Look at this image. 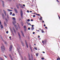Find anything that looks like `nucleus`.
<instances>
[{"label":"nucleus","mask_w":60,"mask_h":60,"mask_svg":"<svg viewBox=\"0 0 60 60\" xmlns=\"http://www.w3.org/2000/svg\"><path fill=\"white\" fill-rule=\"evenodd\" d=\"M21 16V18L22 19L23 18V11L22 9L20 10V12Z\"/></svg>","instance_id":"1"},{"label":"nucleus","mask_w":60,"mask_h":60,"mask_svg":"<svg viewBox=\"0 0 60 60\" xmlns=\"http://www.w3.org/2000/svg\"><path fill=\"white\" fill-rule=\"evenodd\" d=\"M2 50V51L3 52H4V46L3 44H2V46L1 47Z\"/></svg>","instance_id":"2"},{"label":"nucleus","mask_w":60,"mask_h":60,"mask_svg":"<svg viewBox=\"0 0 60 60\" xmlns=\"http://www.w3.org/2000/svg\"><path fill=\"white\" fill-rule=\"evenodd\" d=\"M12 23L13 25H14L15 26V27L16 28V30H18V27H17V25H15V23L13 22H12Z\"/></svg>","instance_id":"3"},{"label":"nucleus","mask_w":60,"mask_h":60,"mask_svg":"<svg viewBox=\"0 0 60 60\" xmlns=\"http://www.w3.org/2000/svg\"><path fill=\"white\" fill-rule=\"evenodd\" d=\"M46 42H47V40L45 39L44 40V41H42V42L43 43H46Z\"/></svg>","instance_id":"4"},{"label":"nucleus","mask_w":60,"mask_h":60,"mask_svg":"<svg viewBox=\"0 0 60 60\" xmlns=\"http://www.w3.org/2000/svg\"><path fill=\"white\" fill-rule=\"evenodd\" d=\"M12 48V46L11 45L9 47V51H11Z\"/></svg>","instance_id":"5"},{"label":"nucleus","mask_w":60,"mask_h":60,"mask_svg":"<svg viewBox=\"0 0 60 60\" xmlns=\"http://www.w3.org/2000/svg\"><path fill=\"white\" fill-rule=\"evenodd\" d=\"M3 11L4 13L5 14V16H6V15H7V14L6 11H5L4 10H3Z\"/></svg>","instance_id":"6"},{"label":"nucleus","mask_w":60,"mask_h":60,"mask_svg":"<svg viewBox=\"0 0 60 60\" xmlns=\"http://www.w3.org/2000/svg\"><path fill=\"white\" fill-rule=\"evenodd\" d=\"M13 29L14 33H15V34H16V30H15V28H14L13 27Z\"/></svg>","instance_id":"7"},{"label":"nucleus","mask_w":60,"mask_h":60,"mask_svg":"<svg viewBox=\"0 0 60 60\" xmlns=\"http://www.w3.org/2000/svg\"><path fill=\"white\" fill-rule=\"evenodd\" d=\"M25 42L27 47L28 48V44H27V42H26V40L25 41Z\"/></svg>","instance_id":"8"},{"label":"nucleus","mask_w":60,"mask_h":60,"mask_svg":"<svg viewBox=\"0 0 60 60\" xmlns=\"http://www.w3.org/2000/svg\"><path fill=\"white\" fill-rule=\"evenodd\" d=\"M14 10L16 13H18V11H17V9L15 8H14Z\"/></svg>","instance_id":"9"},{"label":"nucleus","mask_w":60,"mask_h":60,"mask_svg":"<svg viewBox=\"0 0 60 60\" xmlns=\"http://www.w3.org/2000/svg\"><path fill=\"white\" fill-rule=\"evenodd\" d=\"M18 35L19 36V38L20 39H21V36H20V34H19V33H18Z\"/></svg>","instance_id":"10"},{"label":"nucleus","mask_w":60,"mask_h":60,"mask_svg":"<svg viewBox=\"0 0 60 60\" xmlns=\"http://www.w3.org/2000/svg\"><path fill=\"white\" fill-rule=\"evenodd\" d=\"M7 11H12V10H10L9 9H8L7 10Z\"/></svg>","instance_id":"11"},{"label":"nucleus","mask_w":60,"mask_h":60,"mask_svg":"<svg viewBox=\"0 0 60 60\" xmlns=\"http://www.w3.org/2000/svg\"><path fill=\"white\" fill-rule=\"evenodd\" d=\"M19 5L21 7V8H23V6H22V5H21V4H19Z\"/></svg>","instance_id":"12"},{"label":"nucleus","mask_w":60,"mask_h":60,"mask_svg":"<svg viewBox=\"0 0 60 60\" xmlns=\"http://www.w3.org/2000/svg\"><path fill=\"white\" fill-rule=\"evenodd\" d=\"M2 2L3 3V7H4V1H2Z\"/></svg>","instance_id":"13"},{"label":"nucleus","mask_w":60,"mask_h":60,"mask_svg":"<svg viewBox=\"0 0 60 60\" xmlns=\"http://www.w3.org/2000/svg\"><path fill=\"white\" fill-rule=\"evenodd\" d=\"M1 28L2 29L4 27H3V25H1L0 26Z\"/></svg>","instance_id":"14"},{"label":"nucleus","mask_w":60,"mask_h":60,"mask_svg":"<svg viewBox=\"0 0 60 60\" xmlns=\"http://www.w3.org/2000/svg\"><path fill=\"white\" fill-rule=\"evenodd\" d=\"M22 34L23 37H25V35H24V33H22Z\"/></svg>","instance_id":"15"},{"label":"nucleus","mask_w":60,"mask_h":60,"mask_svg":"<svg viewBox=\"0 0 60 60\" xmlns=\"http://www.w3.org/2000/svg\"><path fill=\"white\" fill-rule=\"evenodd\" d=\"M34 27H32L31 28V30H34Z\"/></svg>","instance_id":"16"},{"label":"nucleus","mask_w":60,"mask_h":60,"mask_svg":"<svg viewBox=\"0 0 60 60\" xmlns=\"http://www.w3.org/2000/svg\"><path fill=\"white\" fill-rule=\"evenodd\" d=\"M41 33H43L44 32V30H41Z\"/></svg>","instance_id":"17"},{"label":"nucleus","mask_w":60,"mask_h":60,"mask_svg":"<svg viewBox=\"0 0 60 60\" xmlns=\"http://www.w3.org/2000/svg\"><path fill=\"white\" fill-rule=\"evenodd\" d=\"M21 43H22V46H24V43H23V42H21Z\"/></svg>","instance_id":"18"},{"label":"nucleus","mask_w":60,"mask_h":60,"mask_svg":"<svg viewBox=\"0 0 60 60\" xmlns=\"http://www.w3.org/2000/svg\"><path fill=\"white\" fill-rule=\"evenodd\" d=\"M16 6L17 8L19 9V5H18V4H17Z\"/></svg>","instance_id":"19"},{"label":"nucleus","mask_w":60,"mask_h":60,"mask_svg":"<svg viewBox=\"0 0 60 60\" xmlns=\"http://www.w3.org/2000/svg\"><path fill=\"white\" fill-rule=\"evenodd\" d=\"M4 24L5 25V26H7V24H6V23H5V22H4Z\"/></svg>","instance_id":"20"},{"label":"nucleus","mask_w":60,"mask_h":60,"mask_svg":"<svg viewBox=\"0 0 60 60\" xmlns=\"http://www.w3.org/2000/svg\"><path fill=\"white\" fill-rule=\"evenodd\" d=\"M10 30L12 32H13L12 30V29H11V28H10Z\"/></svg>","instance_id":"21"},{"label":"nucleus","mask_w":60,"mask_h":60,"mask_svg":"<svg viewBox=\"0 0 60 60\" xmlns=\"http://www.w3.org/2000/svg\"><path fill=\"white\" fill-rule=\"evenodd\" d=\"M38 53H37L36 54V56H38Z\"/></svg>","instance_id":"22"},{"label":"nucleus","mask_w":60,"mask_h":60,"mask_svg":"<svg viewBox=\"0 0 60 60\" xmlns=\"http://www.w3.org/2000/svg\"><path fill=\"white\" fill-rule=\"evenodd\" d=\"M2 17L3 18V19H4V15H2Z\"/></svg>","instance_id":"23"},{"label":"nucleus","mask_w":60,"mask_h":60,"mask_svg":"<svg viewBox=\"0 0 60 60\" xmlns=\"http://www.w3.org/2000/svg\"><path fill=\"white\" fill-rule=\"evenodd\" d=\"M4 43L5 44H7V42L6 41H4Z\"/></svg>","instance_id":"24"},{"label":"nucleus","mask_w":60,"mask_h":60,"mask_svg":"<svg viewBox=\"0 0 60 60\" xmlns=\"http://www.w3.org/2000/svg\"><path fill=\"white\" fill-rule=\"evenodd\" d=\"M7 18H8V19H9V18L8 14H7Z\"/></svg>","instance_id":"25"},{"label":"nucleus","mask_w":60,"mask_h":60,"mask_svg":"<svg viewBox=\"0 0 60 60\" xmlns=\"http://www.w3.org/2000/svg\"><path fill=\"white\" fill-rule=\"evenodd\" d=\"M12 19H14V20H16V19H15V17H13Z\"/></svg>","instance_id":"26"},{"label":"nucleus","mask_w":60,"mask_h":60,"mask_svg":"<svg viewBox=\"0 0 60 60\" xmlns=\"http://www.w3.org/2000/svg\"><path fill=\"white\" fill-rule=\"evenodd\" d=\"M12 13L11 12H10V15H11L12 14Z\"/></svg>","instance_id":"27"},{"label":"nucleus","mask_w":60,"mask_h":60,"mask_svg":"<svg viewBox=\"0 0 60 60\" xmlns=\"http://www.w3.org/2000/svg\"><path fill=\"white\" fill-rule=\"evenodd\" d=\"M17 49L18 50V52L19 53V49L17 48Z\"/></svg>","instance_id":"28"},{"label":"nucleus","mask_w":60,"mask_h":60,"mask_svg":"<svg viewBox=\"0 0 60 60\" xmlns=\"http://www.w3.org/2000/svg\"><path fill=\"white\" fill-rule=\"evenodd\" d=\"M18 27L19 28V29H20V26L19 25L18 26Z\"/></svg>","instance_id":"29"},{"label":"nucleus","mask_w":60,"mask_h":60,"mask_svg":"<svg viewBox=\"0 0 60 60\" xmlns=\"http://www.w3.org/2000/svg\"><path fill=\"white\" fill-rule=\"evenodd\" d=\"M26 28H24V31H26Z\"/></svg>","instance_id":"30"},{"label":"nucleus","mask_w":60,"mask_h":60,"mask_svg":"<svg viewBox=\"0 0 60 60\" xmlns=\"http://www.w3.org/2000/svg\"><path fill=\"white\" fill-rule=\"evenodd\" d=\"M12 16H15V14L14 13H13L12 14Z\"/></svg>","instance_id":"31"},{"label":"nucleus","mask_w":60,"mask_h":60,"mask_svg":"<svg viewBox=\"0 0 60 60\" xmlns=\"http://www.w3.org/2000/svg\"><path fill=\"white\" fill-rule=\"evenodd\" d=\"M9 56L10 58H11V54H9Z\"/></svg>","instance_id":"32"},{"label":"nucleus","mask_w":60,"mask_h":60,"mask_svg":"<svg viewBox=\"0 0 60 60\" xmlns=\"http://www.w3.org/2000/svg\"><path fill=\"white\" fill-rule=\"evenodd\" d=\"M36 14V15H38V16H40V14Z\"/></svg>","instance_id":"33"},{"label":"nucleus","mask_w":60,"mask_h":60,"mask_svg":"<svg viewBox=\"0 0 60 60\" xmlns=\"http://www.w3.org/2000/svg\"><path fill=\"white\" fill-rule=\"evenodd\" d=\"M1 21L0 20V25H1Z\"/></svg>","instance_id":"34"},{"label":"nucleus","mask_w":60,"mask_h":60,"mask_svg":"<svg viewBox=\"0 0 60 60\" xmlns=\"http://www.w3.org/2000/svg\"><path fill=\"white\" fill-rule=\"evenodd\" d=\"M10 58L11 59V60H13V58H12V57H11V58Z\"/></svg>","instance_id":"35"},{"label":"nucleus","mask_w":60,"mask_h":60,"mask_svg":"<svg viewBox=\"0 0 60 60\" xmlns=\"http://www.w3.org/2000/svg\"><path fill=\"white\" fill-rule=\"evenodd\" d=\"M30 50H31V52H33V51H32V49L31 48Z\"/></svg>","instance_id":"36"},{"label":"nucleus","mask_w":60,"mask_h":60,"mask_svg":"<svg viewBox=\"0 0 60 60\" xmlns=\"http://www.w3.org/2000/svg\"><path fill=\"white\" fill-rule=\"evenodd\" d=\"M24 28H26V26H24Z\"/></svg>","instance_id":"37"},{"label":"nucleus","mask_w":60,"mask_h":60,"mask_svg":"<svg viewBox=\"0 0 60 60\" xmlns=\"http://www.w3.org/2000/svg\"><path fill=\"white\" fill-rule=\"evenodd\" d=\"M30 19H28V20L27 21H30Z\"/></svg>","instance_id":"38"},{"label":"nucleus","mask_w":60,"mask_h":60,"mask_svg":"<svg viewBox=\"0 0 60 60\" xmlns=\"http://www.w3.org/2000/svg\"><path fill=\"white\" fill-rule=\"evenodd\" d=\"M35 49L36 50H37V48H36L35 47Z\"/></svg>","instance_id":"39"},{"label":"nucleus","mask_w":60,"mask_h":60,"mask_svg":"<svg viewBox=\"0 0 60 60\" xmlns=\"http://www.w3.org/2000/svg\"><path fill=\"white\" fill-rule=\"evenodd\" d=\"M4 56H5V57H6V58H7V56H6L5 55H4Z\"/></svg>","instance_id":"40"},{"label":"nucleus","mask_w":60,"mask_h":60,"mask_svg":"<svg viewBox=\"0 0 60 60\" xmlns=\"http://www.w3.org/2000/svg\"><path fill=\"white\" fill-rule=\"evenodd\" d=\"M33 17H35V15H34L33 16Z\"/></svg>","instance_id":"41"},{"label":"nucleus","mask_w":60,"mask_h":60,"mask_svg":"<svg viewBox=\"0 0 60 60\" xmlns=\"http://www.w3.org/2000/svg\"><path fill=\"white\" fill-rule=\"evenodd\" d=\"M12 34L13 36H14V34L13 33H12Z\"/></svg>","instance_id":"42"},{"label":"nucleus","mask_w":60,"mask_h":60,"mask_svg":"<svg viewBox=\"0 0 60 60\" xmlns=\"http://www.w3.org/2000/svg\"><path fill=\"white\" fill-rule=\"evenodd\" d=\"M7 34H8V31H7L6 32Z\"/></svg>","instance_id":"43"},{"label":"nucleus","mask_w":60,"mask_h":60,"mask_svg":"<svg viewBox=\"0 0 60 60\" xmlns=\"http://www.w3.org/2000/svg\"><path fill=\"white\" fill-rule=\"evenodd\" d=\"M32 27H33L34 26V25H32Z\"/></svg>","instance_id":"44"},{"label":"nucleus","mask_w":60,"mask_h":60,"mask_svg":"<svg viewBox=\"0 0 60 60\" xmlns=\"http://www.w3.org/2000/svg\"><path fill=\"white\" fill-rule=\"evenodd\" d=\"M31 58H32V60H33V56H32V55H31Z\"/></svg>","instance_id":"45"},{"label":"nucleus","mask_w":60,"mask_h":60,"mask_svg":"<svg viewBox=\"0 0 60 60\" xmlns=\"http://www.w3.org/2000/svg\"><path fill=\"white\" fill-rule=\"evenodd\" d=\"M28 30H30V28L29 27L28 28Z\"/></svg>","instance_id":"46"},{"label":"nucleus","mask_w":60,"mask_h":60,"mask_svg":"<svg viewBox=\"0 0 60 60\" xmlns=\"http://www.w3.org/2000/svg\"><path fill=\"white\" fill-rule=\"evenodd\" d=\"M30 20L31 21H33V19H31Z\"/></svg>","instance_id":"47"},{"label":"nucleus","mask_w":60,"mask_h":60,"mask_svg":"<svg viewBox=\"0 0 60 60\" xmlns=\"http://www.w3.org/2000/svg\"><path fill=\"white\" fill-rule=\"evenodd\" d=\"M30 23H28V25H30Z\"/></svg>","instance_id":"48"},{"label":"nucleus","mask_w":60,"mask_h":60,"mask_svg":"<svg viewBox=\"0 0 60 60\" xmlns=\"http://www.w3.org/2000/svg\"><path fill=\"white\" fill-rule=\"evenodd\" d=\"M41 59H42L43 60L44 59V58L42 57V58H41Z\"/></svg>","instance_id":"49"},{"label":"nucleus","mask_w":60,"mask_h":60,"mask_svg":"<svg viewBox=\"0 0 60 60\" xmlns=\"http://www.w3.org/2000/svg\"><path fill=\"white\" fill-rule=\"evenodd\" d=\"M57 2H58V3H59V1H58V0H56Z\"/></svg>","instance_id":"50"},{"label":"nucleus","mask_w":60,"mask_h":60,"mask_svg":"<svg viewBox=\"0 0 60 60\" xmlns=\"http://www.w3.org/2000/svg\"><path fill=\"white\" fill-rule=\"evenodd\" d=\"M45 28H46V29H47L48 28L47 27H45Z\"/></svg>","instance_id":"51"},{"label":"nucleus","mask_w":60,"mask_h":60,"mask_svg":"<svg viewBox=\"0 0 60 60\" xmlns=\"http://www.w3.org/2000/svg\"><path fill=\"white\" fill-rule=\"evenodd\" d=\"M5 20L6 21H8V20H7V19H5Z\"/></svg>","instance_id":"52"},{"label":"nucleus","mask_w":60,"mask_h":60,"mask_svg":"<svg viewBox=\"0 0 60 60\" xmlns=\"http://www.w3.org/2000/svg\"><path fill=\"white\" fill-rule=\"evenodd\" d=\"M35 34V32H33V34Z\"/></svg>","instance_id":"53"},{"label":"nucleus","mask_w":60,"mask_h":60,"mask_svg":"<svg viewBox=\"0 0 60 60\" xmlns=\"http://www.w3.org/2000/svg\"><path fill=\"white\" fill-rule=\"evenodd\" d=\"M44 26H46V25H45V24H44Z\"/></svg>","instance_id":"54"},{"label":"nucleus","mask_w":60,"mask_h":60,"mask_svg":"<svg viewBox=\"0 0 60 60\" xmlns=\"http://www.w3.org/2000/svg\"><path fill=\"white\" fill-rule=\"evenodd\" d=\"M21 32L22 34V33H23V32L22 31H21Z\"/></svg>","instance_id":"55"},{"label":"nucleus","mask_w":60,"mask_h":60,"mask_svg":"<svg viewBox=\"0 0 60 60\" xmlns=\"http://www.w3.org/2000/svg\"><path fill=\"white\" fill-rule=\"evenodd\" d=\"M23 6L24 7H25V4H23Z\"/></svg>","instance_id":"56"},{"label":"nucleus","mask_w":60,"mask_h":60,"mask_svg":"<svg viewBox=\"0 0 60 60\" xmlns=\"http://www.w3.org/2000/svg\"><path fill=\"white\" fill-rule=\"evenodd\" d=\"M59 58H58L57 59V60H59Z\"/></svg>","instance_id":"57"},{"label":"nucleus","mask_w":60,"mask_h":60,"mask_svg":"<svg viewBox=\"0 0 60 60\" xmlns=\"http://www.w3.org/2000/svg\"><path fill=\"white\" fill-rule=\"evenodd\" d=\"M11 8V9H13V8Z\"/></svg>","instance_id":"58"},{"label":"nucleus","mask_w":60,"mask_h":60,"mask_svg":"<svg viewBox=\"0 0 60 60\" xmlns=\"http://www.w3.org/2000/svg\"><path fill=\"white\" fill-rule=\"evenodd\" d=\"M27 12H28V13H29V11L27 10Z\"/></svg>","instance_id":"59"},{"label":"nucleus","mask_w":60,"mask_h":60,"mask_svg":"<svg viewBox=\"0 0 60 60\" xmlns=\"http://www.w3.org/2000/svg\"><path fill=\"white\" fill-rule=\"evenodd\" d=\"M38 38H40V36L39 35L38 36Z\"/></svg>","instance_id":"60"},{"label":"nucleus","mask_w":60,"mask_h":60,"mask_svg":"<svg viewBox=\"0 0 60 60\" xmlns=\"http://www.w3.org/2000/svg\"><path fill=\"white\" fill-rule=\"evenodd\" d=\"M30 12H32L31 11H30Z\"/></svg>","instance_id":"61"},{"label":"nucleus","mask_w":60,"mask_h":60,"mask_svg":"<svg viewBox=\"0 0 60 60\" xmlns=\"http://www.w3.org/2000/svg\"><path fill=\"white\" fill-rule=\"evenodd\" d=\"M58 58H59V60H60V58H59V57H58Z\"/></svg>","instance_id":"62"},{"label":"nucleus","mask_w":60,"mask_h":60,"mask_svg":"<svg viewBox=\"0 0 60 60\" xmlns=\"http://www.w3.org/2000/svg\"><path fill=\"white\" fill-rule=\"evenodd\" d=\"M40 20H42V18H40Z\"/></svg>","instance_id":"63"},{"label":"nucleus","mask_w":60,"mask_h":60,"mask_svg":"<svg viewBox=\"0 0 60 60\" xmlns=\"http://www.w3.org/2000/svg\"><path fill=\"white\" fill-rule=\"evenodd\" d=\"M43 53H45V52H43Z\"/></svg>","instance_id":"64"}]
</instances>
